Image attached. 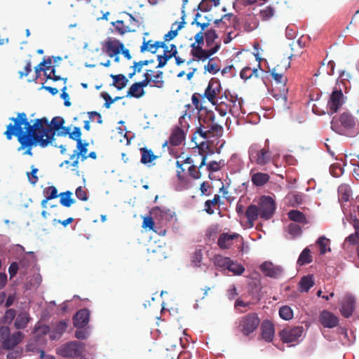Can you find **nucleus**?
Returning <instances> with one entry per match:
<instances>
[{
  "label": "nucleus",
  "instance_id": "f257e3e1",
  "mask_svg": "<svg viewBox=\"0 0 359 359\" xmlns=\"http://www.w3.org/2000/svg\"><path fill=\"white\" fill-rule=\"evenodd\" d=\"M10 120L14 123L7 126L4 135L8 140H11L13 136H15L20 144L18 150L27 149L24 154L32 156V148L37 144L41 147H46L48 145V142L44 140L41 135L32 128H29L30 123L25 112L18 113L16 118L13 117Z\"/></svg>",
  "mask_w": 359,
  "mask_h": 359
},
{
  "label": "nucleus",
  "instance_id": "f03ea898",
  "mask_svg": "<svg viewBox=\"0 0 359 359\" xmlns=\"http://www.w3.org/2000/svg\"><path fill=\"white\" fill-rule=\"evenodd\" d=\"M199 126L192 137L191 141L195 142L198 151L205 152L209 149V145L205 140L212 137H219L223 133V127L215 121L213 111H208L204 115L198 117Z\"/></svg>",
  "mask_w": 359,
  "mask_h": 359
},
{
  "label": "nucleus",
  "instance_id": "7ed1b4c3",
  "mask_svg": "<svg viewBox=\"0 0 359 359\" xmlns=\"http://www.w3.org/2000/svg\"><path fill=\"white\" fill-rule=\"evenodd\" d=\"M65 123V119L61 116H55L49 123L46 117L36 118L33 125L30 124L29 128L34 130L48 144L52 143L55 140L56 132H59L62 126Z\"/></svg>",
  "mask_w": 359,
  "mask_h": 359
},
{
  "label": "nucleus",
  "instance_id": "20e7f679",
  "mask_svg": "<svg viewBox=\"0 0 359 359\" xmlns=\"http://www.w3.org/2000/svg\"><path fill=\"white\" fill-rule=\"evenodd\" d=\"M357 119L350 112H344L339 117H333L331 128L335 133L348 137L354 136L357 133Z\"/></svg>",
  "mask_w": 359,
  "mask_h": 359
},
{
  "label": "nucleus",
  "instance_id": "39448f33",
  "mask_svg": "<svg viewBox=\"0 0 359 359\" xmlns=\"http://www.w3.org/2000/svg\"><path fill=\"white\" fill-rule=\"evenodd\" d=\"M194 39L195 41L191 44V55L196 59V61H205L215 54L221 47L220 43L217 42L212 48L203 49V45L205 39V35L201 32L197 33Z\"/></svg>",
  "mask_w": 359,
  "mask_h": 359
},
{
  "label": "nucleus",
  "instance_id": "423d86ee",
  "mask_svg": "<svg viewBox=\"0 0 359 359\" xmlns=\"http://www.w3.org/2000/svg\"><path fill=\"white\" fill-rule=\"evenodd\" d=\"M249 159L252 163L264 166L273 160L272 153L269 149V141H266L264 147L258 144H252L248 149Z\"/></svg>",
  "mask_w": 359,
  "mask_h": 359
},
{
  "label": "nucleus",
  "instance_id": "0eeeda50",
  "mask_svg": "<svg viewBox=\"0 0 359 359\" xmlns=\"http://www.w3.org/2000/svg\"><path fill=\"white\" fill-rule=\"evenodd\" d=\"M260 321L257 313H250L240 318L238 328L244 336H249L257 329Z\"/></svg>",
  "mask_w": 359,
  "mask_h": 359
},
{
  "label": "nucleus",
  "instance_id": "6e6552de",
  "mask_svg": "<svg viewBox=\"0 0 359 359\" xmlns=\"http://www.w3.org/2000/svg\"><path fill=\"white\" fill-rule=\"evenodd\" d=\"M289 67L290 63L286 64L285 62L282 67H280V65H277L271 70V75L272 78L277 83L283 86V89L280 90V93L279 95H273V97H276V99L280 97L285 101L287 99L286 94L287 93V88H285V84L287 81V79L285 76V72Z\"/></svg>",
  "mask_w": 359,
  "mask_h": 359
},
{
  "label": "nucleus",
  "instance_id": "1a4fd4ad",
  "mask_svg": "<svg viewBox=\"0 0 359 359\" xmlns=\"http://www.w3.org/2000/svg\"><path fill=\"white\" fill-rule=\"evenodd\" d=\"M222 87L220 81L216 78H212L206 87L202 99L206 98L212 105H215L222 97H219Z\"/></svg>",
  "mask_w": 359,
  "mask_h": 359
},
{
  "label": "nucleus",
  "instance_id": "9d476101",
  "mask_svg": "<svg viewBox=\"0 0 359 359\" xmlns=\"http://www.w3.org/2000/svg\"><path fill=\"white\" fill-rule=\"evenodd\" d=\"M260 217L264 219H269L272 217L276 210V203L270 196H263L260 198L259 203Z\"/></svg>",
  "mask_w": 359,
  "mask_h": 359
},
{
  "label": "nucleus",
  "instance_id": "9b49d317",
  "mask_svg": "<svg viewBox=\"0 0 359 359\" xmlns=\"http://www.w3.org/2000/svg\"><path fill=\"white\" fill-rule=\"evenodd\" d=\"M83 352V347L80 343L72 341L65 344L57 349V353L64 358L76 357Z\"/></svg>",
  "mask_w": 359,
  "mask_h": 359
},
{
  "label": "nucleus",
  "instance_id": "f8f14e48",
  "mask_svg": "<svg viewBox=\"0 0 359 359\" xmlns=\"http://www.w3.org/2000/svg\"><path fill=\"white\" fill-rule=\"evenodd\" d=\"M304 328L302 326L287 327L279 332L280 337L284 343H292L298 341L302 336Z\"/></svg>",
  "mask_w": 359,
  "mask_h": 359
},
{
  "label": "nucleus",
  "instance_id": "ddd939ff",
  "mask_svg": "<svg viewBox=\"0 0 359 359\" xmlns=\"http://www.w3.org/2000/svg\"><path fill=\"white\" fill-rule=\"evenodd\" d=\"M262 272L268 277L279 278L283 273V269L280 266L275 265L270 262H264L260 266Z\"/></svg>",
  "mask_w": 359,
  "mask_h": 359
},
{
  "label": "nucleus",
  "instance_id": "4468645a",
  "mask_svg": "<svg viewBox=\"0 0 359 359\" xmlns=\"http://www.w3.org/2000/svg\"><path fill=\"white\" fill-rule=\"evenodd\" d=\"M102 48L110 57H114L121 53L123 43L118 40L109 39L103 43Z\"/></svg>",
  "mask_w": 359,
  "mask_h": 359
},
{
  "label": "nucleus",
  "instance_id": "2eb2a0df",
  "mask_svg": "<svg viewBox=\"0 0 359 359\" xmlns=\"http://www.w3.org/2000/svg\"><path fill=\"white\" fill-rule=\"evenodd\" d=\"M182 126H175L169 137V140L166 141L163 147H165L169 142L172 146H179L182 144V143L185 140L186 134L184 130L182 128Z\"/></svg>",
  "mask_w": 359,
  "mask_h": 359
},
{
  "label": "nucleus",
  "instance_id": "dca6fc26",
  "mask_svg": "<svg viewBox=\"0 0 359 359\" xmlns=\"http://www.w3.org/2000/svg\"><path fill=\"white\" fill-rule=\"evenodd\" d=\"M320 323L327 328H334L339 325V318L332 312L323 310L319 316Z\"/></svg>",
  "mask_w": 359,
  "mask_h": 359
},
{
  "label": "nucleus",
  "instance_id": "f3484780",
  "mask_svg": "<svg viewBox=\"0 0 359 359\" xmlns=\"http://www.w3.org/2000/svg\"><path fill=\"white\" fill-rule=\"evenodd\" d=\"M230 102L232 105L231 104L229 105L225 104L222 100H219V101H218L217 103L215 105V109L222 116H224L227 114L228 112L233 114L238 112L239 108L241 107L240 103H238V106L236 105V100H231Z\"/></svg>",
  "mask_w": 359,
  "mask_h": 359
},
{
  "label": "nucleus",
  "instance_id": "a211bd4d",
  "mask_svg": "<svg viewBox=\"0 0 359 359\" xmlns=\"http://www.w3.org/2000/svg\"><path fill=\"white\" fill-rule=\"evenodd\" d=\"M343 96L344 95L341 90H335L332 93L327 103L330 113L331 114L336 113L339 107L342 105Z\"/></svg>",
  "mask_w": 359,
  "mask_h": 359
},
{
  "label": "nucleus",
  "instance_id": "6ab92c4d",
  "mask_svg": "<svg viewBox=\"0 0 359 359\" xmlns=\"http://www.w3.org/2000/svg\"><path fill=\"white\" fill-rule=\"evenodd\" d=\"M260 329L262 338L267 342H271L275 334L273 324L269 320H264L261 324Z\"/></svg>",
  "mask_w": 359,
  "mask_h": 359
},
{
  "label": "nucleus",
  "instance_id": "aec40b11",
  "mask_svg": "<svg viewBox=\"0 0 359 359\" xmlns=\"http://www.w3.org/2000/svg\"><path fill=\"white\" fill-rule=\"evenodd\" d=\"M355 299L351 296H347L341 303L340 312L345 318H349L352 316L355 309Z\"/></svg>",
  "mask_w": 359,
  "mask_h": 359
},
{
  "label": "nucleus",
  "instance_id": "412c9836",
  "mask_svg": "<svg viewBox=\"0 0 359 359\" xmlns=\"http://www.w3.org/2000/svg\"><path fill=\"white\" fill-rule=\"evenodd\" d=\"M89 311L84 309L79 310L73 318L74 325L79 329L83 328L87 325L89 320Z\"/></svg>",
  "mask_w": 359,
  "mask_h": 359
},
{
  "label": "nucleus",
  "instance_id": "4be33fe9",
  "mask_svg": "<svg viewBox=\"0 0 359 359\" xmlns=\"http://www.w3.org/2000/svg\"><path fill=\"white\" fill-rule=\"evenodd\" d=\"M238 237L239 234L236 233L233 234L223 233L219 236L217 240V245L220 249H229L233 245V241Z\"/></svg>",
  "mask_w": 359,
  "mask_h": 359
},
{
  "label": "nucleus",
  "instance_id": "5701e85b",
  "mask_svg": "<svg viewBox=\"0 0 359 359\" xmlns=\"http://www.w3.org/2000/svg\"><path fill=\"white\" fill-rule=\"evenodd\" d=\"M251 181L255 187H263L267 184L270 180V176L265 172H253V170L250 171Z\"/></svg>",
  "mask_w": 359,
  "mask_h": 359
},
{
  "label": "nucleus",
  "instance_id": "b1692460",
  "mask_svg": "<svg viewBox=\"0 0 359 359\" xmlns=\"http://www.w3.org/2000/svg\"><path fill=\"white\" fill-rule=\"evenodd\" d=\"M23 337L24 334L21 332L18 331L3 341V346L6 349H11L20 344Z\"/></svg>",
  "mask_w": 359,
  "mask_h": 359
},
{
  "label": "nucleus",
  "instance_id": "393cba45",
  "mask_svg": "<svg viewBox=\"0 0 359 359\" xmlns=\"http://www.w3.org/2000/svg\"><path fill=\"white\" fill-rule=\"evenodd\" d=\"M199 151V154L200 155L202 156V160H201V164L199 165V166L197 168L196 165H191L189 169H188V172H189V175L194 179V180H198L199 178H201V173L200 172V169L205 165V161H206V154H207V151H205V152H204L203 151Z\"/></svg>",
  "mask_w": 359,
  "mask_h": 359
},
{
  "label": "nucleus",
  "instance_id": "a878e982",
  "mask_svg": "<svg viewBox=\"0 0 359 359\" xmlns=\"http://www.w3.org/2000/svg\"><path fill=\"white\" fill-rule=\"evenodd\" d=\"M141 154V159L140 162L142 164H148L158 158V156L155 155L153 151L151 149H147V147H142L140 149Z\"/></svg>",
  "mask_w": 359,
  "mask_h": 359
},
{
  "label": "nucleus",
  "instance_id": "bb28decb",
  "mask_svg": "<svg viewBox=\"0 0 359 359\" xmlns=\"http://www.w3.org/2000/svg\"><path fill=\"white\" fill-rule=\"evenodd\" d=\"M245 215L248 222L250 224L251 226H253L254 222L258 219L259 216L260 217L258 206L256 205H250L246 209Z\"/></svg>",
  "mask_w": 359,
  "mask_h": 359
},
{
  "label": "nucleus",
  "instance_id": "cd10ccee",
  "mask_svg": "<svg viewBox=\"0 0 359 359\" xmlns=\"http://www.w3.org/2000/svg\"><path fill=\"white\" fill-rule=\"evenodd\" d=\"M207 65H205L204 69L205 72L212 74H216L220 71L219 59L217 57L208 58Z\"/></svg>",
  "mask_w": 359,
  "mask_h": 359
},
{
  "label": "nucleus",
  "instance_id": "c85d7f7f",
  "mask_svg": "<svg viewBox=\"0 0 359 359\" xmlns=\"http://www.w3.org/2000/svg\"><path fill=\"white\" fill-rule=\"evenodd\" d=\"M223 204V202L221 201V197L218 194H215L212 200H207L205 202V211L208 215H213L215 213L214 210L212 209V207H215L216 205H218L219 207Z\"/></svg>",
  "mask_w": 359,
  "mask_h": 359
},
{
  "label": "nucleus",
  "instance_id": "c756f323",
  "mask_svg": "<svg viewBox=\"0 0 359 359\" xmlns=\"http://www.w3.org/2000/svg\"><path fill=\"white\" fill-rule=\"evenodd\" d=\"M314 284L312 275L304 276L301 278L299 283L300 291L307 292L314 285Z\"/></svg>",
  "mask_w": 359,
  "mask_h": 359
},
{
  "label": "nucleus",
  "instance_id": "7c9ffc66",
  "mask_svg": "<svg viewBox=\"0 0 359 359\" xmlns=\"http://www.w3.org/2000/svg\"><path fill=\"white\" fill-rule=\"evenodd\" d=\"M288 218L295 222L302 223V224H307L308 220L306 216L299 210H292L287 213Z\"/></svg>",
  "mask_w": 359,
  "mask_h": 359
},
{
  "label": "nucleus",
  "instance_id": "2f4dec72",
  "mask_svg": "<svg viewBox=\"0 0 359 359\" xmlns=\"http://www.w3.org/2000/svg\"><path fill=\"white\" fill-rule=\"evenodd\" d=\"M67 327L66 322L62 320L60 321L54 327L53 330L50 334V337L52 339H56L60 337V336L65 332Z\"/></svg>",
  "mask_w": 359,
  "mask_h": 359
},
{
  "label": "nucleus",
  "instance_id": "473e14b6",
  "mask_svg": "<svg viewBox=\"0 0 359 359\" xmlns=\"http://www.w3.org/2000/svg\"><path fill=\"white\" fill-rule=\"evenodd\" d=\"M88 145V143L83 144L82 141H79L77 142V149L74 151V154L71 156L70 159H74L76 156L78 158L79 156H81V160L83 161L88 158L86 156V153L88 149L86 147Z\"/></svg>",
  "mask_w": 359,
  "mask_h": 359
},
{
  "label": "nucleus",
  "instance_id": "72a5a7b5",
  "mask_svg": "<svg viewBox=\"0 0 359 359\" xmlns=\"http://www.w3.org/2000/svg\"><path fill=\"white\" fill-rule=\"evenodd\" d=\"M145 93V91L136 83H133L127 92V97L140 98Z\"/></svg>",
  "mask_w": 359,
  "mask_h": 359
},
{
  "label": "nucleus",
  "instance_id": "f704fd0d",
  "mask_svg": "<svg viewBox=\"0 0 359 359\" xmlns=\"http://www.w3.org/2000/svg\"><path fill=\"white\" fill-rule=\"evenodd\" d=\"M313 262V257L311 255V251L309 248H306L301 252L298 259L297 264L299 266H304L310 264Z\"/></svg>",
  "mask_w": 359,
  "mask_h": 359
},
{
  "label": "nucleus",
  "instance_id": "c9c22d12",
  "mask_svg": "<svg viewBox=\"0 0 359 359\" xmlns=\"http://www.w3.org/2000/svg\"><path fill=\"white\" fill-rule=\"evenodd\" d=\"M111 77L113 79V85L118 90L125 88L128 82V79L123 74H111Z\"/></svg>",
  "mask_w": 359,
  "mask_h": 359
},
{
  "label": "nucleus",
  "instance_id": "e433bc0d",
  "mask_svg": "<svg viewBox=\"0 0 359 359\" xmlns=\"http://www.w3.org/2000/svg\"><path fill=\"white\" fill-rule=\"evenodd\" d=\"M29 317L28 313H20L15 320V327L17 329H22L25 328L27 323L29 321Z\"/></svg>",
  "mask_w": 359,
  "mask_h": 359
},
{
  "label": "nucleus",
  "instance_id": "4c0bfd02",
  "mask_svg": "<svg viewBox=\"0 0 359 359\" xmlns=\"http://www.w3.org/2000/svg\"><path fill=\"white\" fill-rule=\"evenodd\" d=\"M212 262L216 266L226 269L229 263L231 262V259L221 255H217L212 258Z\"/></svg>",
  "mask_w": 359,
  "mask_h": 359
},
{
  "label": "nucleus",
  "instance_id": "58836bf2",
  "mask_svg": "<svg viewBox=\"0 0 359 359\" xmlns=\"http://www.w3.org/2000/svg\"><path fill=\"white\" fill-rule=\"evenodd\" d=\"M253 76L255 77H259L257 68L251 69L250 67H245L243 68L240 72L241 78L244 80L249 79Z\"/></svg>",
  "mask_w": 359,
  "mask_h": 359
},
{
  "label": "nucleus",
  "instance_id": "ea45409f",
  "mask_svg": "<svg viewBox=\"0 0 359 359\" xmlns=\"http://www.w3.org/2000/svg\"><path fill=\"white\" fill-rule=\"evenodd\" d=\"M72 195V193L70 191L60 193L58 195L60 197V203L65 207H70L74 203V200L71 198Z\"/></svg>",
  "mask_w": 359,
  "mask_h": 359
},
{
  "label": "nucleus",
  "instance_id": "a19ab883",
  "mask_svg": "<svg viewBox=\"0 0 359 359\" xmlns=\"http://www.w3.org/2000/svg\"><path fill=\"white\" fill-rule=\"evenodd\" d=\"M316 243L319 245L320 248V254L324 255L327 252H330L331 249L330 248V240L325 236H320L316 241Z\"/></svg>",
  "mask_w": 359,
  "mask_h": 359
},
{
  "label": "nucleus",
  "instance_id": "79ce46f5",
  "mask_svg": "<svg viewBox=\"0 0 359 359\" xmlns=\"http://www.w3.org/2000/svg\"><path fill=\"white\" fill-rule=\"evenodd\" d=\"M226 269L236 276L241 275L245 271V268L243 265L234 262L231 259Z\"/></svg>",
  "mask_w": 359,
  "mask_h": 359
},
{
  "label": "nucleus",
  "instance_id": "37998d69",
  "mask_svg": "<svg viewBox=\"0 0 359 359\" xmlns=\"http://www.w3.org/2000/svg\"><path fill=\"white\" fill-rule=\"evenodd\" d=\"M275 12L273 7L268 6L260 10L259 16L262 20H269L274 15Z\"/></svg>",
  "mask_w": 359,
  "mask_h": 359
},
{
  "label": "nucleus",
  "instance_id": "c03bdc74",
  "mask_svg": "<svg viewBox=\"0 0 359 359\" xmlns=\"http://www.w3.org/2000/svg\"><path fill=\"white\" fill-rule=\"evenodd\" d=\"M155 45V41L152 40L146 41L144 39L143 40L142 44L140 46V52L144 53L145 51H149L151 53H156V48Z\"/></svg>",
  "mask_w": 359,
  "mask_h": 359
},
{
  "label": "nucleus",
  "instance_id": "a18cd8bd",
  "mask_svg": "<svg viewBox=\"0 0 359 359\" xmlns=\"http://www.w3.org/2000/svg\"><path fill=\"white\" fill-rule=\"evenodd\" d=\"M172 57V54H169L168 53V48L163 50V55H157V60L158 62V64L156 68H163V67H165L168 61Z\"/></svg>",
  "mask_w": 359,
  "mask_h": 359
},
{
  "label": "nucleus",
  "instance_id": "49530a36",
  "mask_svg": "<svg viewBox=\"0 0 359 359\" xmlns=\"http://www.w3.org/2000/svg\"><path fill=\"white\" fill-rule=\"evenodd\" d=\"M279 316L285 320H290L293 318V311L289 306H283L279 309Z\"/></svg>",
  "mask_w": 359,
  "mask_h": 359
},
{
  "label": "nucleus",
  "instance_id": "de8ad7c7",
  "mask_svg": "<svg viewBox=\"0 0 359 359\" xmlns=\"http://www.w3.org/2000/svg\"><path fill=\"white\" fill-rule=\"evenodd\" d=\"M218 36L215 29H209L205 33V39L207 46H211L214 44Z\"/></svg>",
  "mask_w": 359,
  "mask_h": 359
},
{
  "label": "nucleus",
  "instance_id": "09e8293b",
  "mask_svg": "<svg viewBox=\"0 0 359 359\" xmlns=\"http://www.w3.org/2000/svg\"><path fill=\"white\" fill-rule=\"evenodd\" d=\"M203 259V252L201 250H196L192 253L191 257V265L194 267L201 266Z\"/></svg>",
  "mask_w": 359,
  "mask_h": 359
},
{
  "label": "nucleus",
  "instance_id": "8fccbe9b",
  "mask_svg": "<svg viewBox=\"0 0 359 359\" xmlns=\"http://www.w3.org/2000/svg\"><path fill=\"white\" fill-rule=\"evenodd\" d=\"M45 198L52 200L58 197L57 189L54 186L48 187L43 190Z\"/></svg>",
  "mask_w": 359,
  "mask_h": 359
},
{
  "label": "nucleus",
  "instance_id": "3c124183",
  "mask_svg": "<svg viewBox=\"0 0 359 359\" xmlns=\"http://www.w3.org/2000/svg\"><path fill=\"white\" fill-rule=\"evenodd\" d=\"M111 24L114 26L116 32L121 35L130 32L129 27L124 24L123 20H116Z\"/></svg>",
  "mask_w": 359,
  "mask_h": 359
},
{
  "label": "nucleus",
  "instance_id": "603ef678",
  "mask_svg": "<svg viewBox=\"0 0 359 359\" xmlns=\"http://www.w3.org/2000/svg\"><path fill=\"white\" fill-rule=\"evenodd\" d=\"M146 65H148L147 60H140L139 62L135 61L133 62V65L132 67V68L133 69V72H131L128 74V77L130 79H132L133 77V76H135L137 72L139 73L142 71L143 66H146Z\"/></svg>",
  "mask_w": 359,
  "mask_h": 359
},
{
  "label": "nucleus",
  "instance_id": "864d4df0",
  "mask_svg": "<svg viewBox=\"0 0 359 359\" xmlns=\"http://www.w3.org/2000/svg\"><path fill=\"white\" fill-rule=\"evenodd\" d=\"M163 73L162 71H158L156 74L154 76V78L151 79V82L153 83V86L154 87L161 88L164 86V81H163Z\"/></svg>",
  "mask_w": 359,
  "mask_h": 359
},
{
  "label": "nucleus",
  "instance_id": "5fc2aeb1",
  "mask_svg": "<svg viewBox=\"0 0 359 359\" xmlns=\"http://www.w3.org/2000/svg\"><path fill=\"white\" fill-rule=\"evenodd\" d=\"M184 24H185V22L184 20L180 22L177 25L176 29H175V30L172 29L170 32H168L166 34H165L163 36V39L165 40V41H169L173 39L177 35L178 31L180 30L184 27Z\"/></svg>",
  "mask_w": 359,
  "mask_h": 359
},
{
  "label": "nucleus",
  "instance_id": "6e6d98bb",
  "mask_svg": "<svg viewBox=\"0 0 359 359\" xmlns=\"http://www.w3.org/2000/svg\"><path fill=\"white\" fill-rule=\"evenodd\" d=\"M354 229L355 230V233H351L346 238V242H348L350 244L353 245H355L359 242V226L355 224Z\"/></svg>",
  "mask_w": 359,
  "mask_h": 359
},
{
  "label": "nucleus",
  "instance_id": "4d7b16f0",
  "mask_svg": "<svg viewBox=\"0 0 359 359\" xmlns=\"http://www.w3.org/2000/svg\"><path fill=\"white\" fill-rule=\"evenodd\" d=\"M31 169L32 170L30 172H27V176L28 177L29 182L32 184L35 185L39 180V178L36 175L38 169L35 168L34 165L31 166Z\"/></svg>",
  "mask_w": 359,
  "mask_h": 359
},
{
  "label": "nucleus",
  "instance_id": "13d9d810",
  "mask_svg": "<svg viewBox=\"0 0 359 359\" xmlns=\"http://www.w3.org/2000/svg\"><path fill=\"white\" fill-rule=\"evenodd\" d=\"M45 76L48 79H52L54 81H63V82L65 83H67V78H62L60 76H58V75H56L55 74V67H53L50 72L49 74L47 73V72H46L45 74Z\"/></svg>",
  "mask_w": 359,
  "mask_h": 359
},
{
  "label": "nucleus",
  "instance_id": "bf43d9fd",
  "mask_svg": "<svg viewBox=\"0 0 359 359\" xmlns=\"http://www.w3.org/2000/svg\"><path fill=\"white\" fill-rule=\"evenodd\" d=\"M302 228L295 223H291L288 226V233L293 236H297L302 233Z\"/></svg>",
  "mask_w": 359,
  "mask_h": 359
},
{
  "label": "nucleus",
  "instance_id": "052dcab7",
  "mask_svg": "<svg viewBox=\"0 0 359 359\" xmlns=\"http://www.w3.org/2000/svg\"><path fill=\"white\" fill-rule=\"evenodd\" d=\"M203 95L200 93H195L191 96L192 104L194 106L195 109L197 110H201L203 107L200 104L199 98H202Z\"/></svg>",
  "mask_w": 359,
  "mask_h": 359
},
{
  "label": "nucleus",
  "instance_id": "680f3d73",
  "mask_svg": "<svg viewBox=\"0 0 359 359\" xmlns=\"http://www.w3.org/2000/svg\"><path fill=\"white\" fill-rule=\"evenodd\" d=\"M339 192L341 195V199L344 201H347L350 197V191L348 189L346 186H340L339 187Z\"/></svg>",
  "mask_w": 359,
  "mask_h": 359
},
{
  "label": "nucleus",
  "instance_id": "e2e57ef3",
  "mask_svg": "<svg viewBox=\"0 0 359 359\" xmlns=\"http://www.w3.org/2000/svg\"><path fill=\"white\" fill-rule=\"evenodd\" d=\"M81 129L79 127H74V130L69 134V138L76 140V142L81 141Z\"/></svg>",
  "mask_w": 359,
  "mask_h": 359
},
{
  "label": "nucleus",
  "instance_id": "0e129e2a",
  "mask_svg": "<svg viewBox=\"0 0 359 359\" xmlns=\"http://www.w3.org/2000/svg\"><path fill=\"white\" fill-rule=\"evenodd\" d=\"M32 72V62L30 60H28L26 62V65L24 68L23 71L19 72V77L20 79H22L24 76H27Z\"/></svg>",
  "mask_w": 359,
  "mask_h": 359
},
{
  "label": "nucleus",
  "instance_id": "69168bd1",
  "mask_svg": "<svg viewBox=\"0 0 359 359\" xmlns=\"http://www.w3.org/2000/svg\"><path fill=\"white\" fill-rule=\"evenodd\" d=\"M176 165L178 168L177 170V177L180 181L184 182L185 180V177H184V169L182 168L183 164L180 163V161H177L176 162Z\"/></svg>",
  "mask_w": 359,
  "mask_h": 359
},
{
  "label": "nucleus",
  "instance_id": "338daca9",
  "mask_svg": "<svg viewBox=\"0 0 359 359\" xmlns=\"http://www.w3.org/2000/svg\"><path fill=\"white\" fill-rule=\"evenodd\" d=\"M101 96L105 100L104 107L107 109L109 108L111 104L114 102V99L106 92H102Z\"/></svg>",
  "mask_w": 359,
  "mask_h": 359
},
{
  "label": "nucleus",
  "instance_id": "774afa93",
  "mask_svg": "<svg viewBox=\"0 0 359 359\" xmlns=\"http://www.w3.org/2000/svg\"><path fill=\"white\" fill-rule=\"evenodd\" d=\"M154 222L151 217H147L144 218L143 223H142V227L143 228H149V229L154 230Z\"/></svg>",
  "mask_w": 359,
  "mask_h": 359
}]
</instances>
